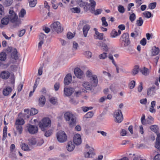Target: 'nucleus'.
<instances>
[{"label":"nucleus","instance_id":"obj_46","mask_svg":"<svg viewBox=\"0 0 160 160\" xmlns=\"http://www.w3.org/2000/svg\"><path fill=\"white\" fill-rule=\"evenodd\" d=\"M107 56V53L103 52L99 56V58L101 59H103L106 58Z\"/></svg>","mask_w":160,"mask_h":160},{"label":"nucleus","instance_id":"obj_30","mask_svg":"<svg viewBox=\"0 0 160 160\" xmlns=\"http://www.w3.org/2000/svg\"><path fill=\"white\" fill-rule=\"evenodd\" d=\"M98 45L99 46L101 47L103 49L105 50V51H107L108 50V47L107 45L105 43H104L101 42H100L98 43Z\"/></svg>","mask_w":160,"mask_h":160},{"label":"nucleus","instance_id":"obj_32","mask_svg":"<svg viewBox=\"0 0 160 160\" xmlns=\"http://www.w3.org/2000/svg\"><path fill=\"white\" fill-rule=\"evenodd\" d=\"M71 12L73 13H79L80 12V9L78 7L72 8L70 9Z\"/></svg>","mask_w":160,"mask_h":160},{"label":"nucleus","instance_id":"obj_64","mask_svg":"<svg viewBox=\"0 0 160 160\" xmlns=\"http://www.w3.org/2000/svg\"><path fill=\"white\" fill-rule=\"evenodd\" d=\"M155 147L160 151V142H156Z\"/></svg>","mask_w":160,"mask_h":160},{"label":"nucleus","instance_id":"obj_49","mask_svg":"<svg viewBox=\"0 0 160 160\" xmlns=\"http://www.w3.org/2000/svg\"><path fill=\"white\" fill-rule=\"evenodd\" d=\"M145 17L148 18H150L151 17L152 14L151 13L148 11H146L143 13Z\"/></svg>","mask_w":160,"mask_h":160},{"label":"nucleus","instance_id":"obj_10","mask_svg":"<svg viewBox=\"0 0 160 160\" xmlns=\"http://www.w3.org/2000/svg\"><path fill=\"white\" fill-rule=\"evenodd\" d=\"M73 141L75 144L80 145L82 142L80 134L78 133L75 134L73 138Z\"/></svg>","mask_w":160,"mask_h":160},{"label":"nucleus","instance_id":"obj_61","mask_svg":"<svg viewBox=\"0 0 160 160\" xmlns=\"http://www.w3.org/2000/svg\"><path fill=\"white\" fill-rule=\"evenodd\" d=\"M60 87V83L59 82H57L55 83L54 85V88L55 91H57L58 90Z\"/></svg>","mask_w":160,"mask_h":160},{"label":"nucleus","instance_id":"obj_62","mask_svg":"<svg viewBox=\"0 0 160 160\" xmlns=\"http://www.w3.org/2000/svg\"><path fill=\"white\" fill-rule=\"evenodd\" d=\"M44 7L46 9H47L48 10V11H49L50 6L49 5H48V2L46 1H45L44 2Z\"/></svg>","mask_w":160,"mask_h":160},{"label":"nucleus","instance_id":"obj_6","mask_svg":"<svg viewBox=\"0 0 160 160\" xmlns=\"http://www.w3.org/2000/svg\"><path fill=\"white\" fill-rule=\"evenodd\" d=\"M113 116L115 118V121L117 123H120L123 120V115L120 110H116L114 112Z\"/></svg>","mask_w":160,"mask_h":160},{"label":"nucleus","instance_id":"obj_11","mask_svg":"<svg viewBox=\"0 0 160 160\" xmlns=\"http://www.w3.org/2000/svg\"><path fill=\"white\" fill-rule=\"evenodd\" d=\"M76 2L81 7H83L85 11H87L88 9V5L87 2H83L82 0H76Z\"/></svg>","mask_w":160,"mask_h":160},{"label":"nucleus","instance_id":"obj_56","mask_svg":"<svg viewBox=\"0 0 160 160\" xmlns=\"http://www.w3.org/2000/svg\"><path fill=\"white\" fill-rule=\"evenodd\" d=\"M102 11V10L101 9H98L95 11L94 9V11H93L92 13H94L95 15H98L100 14L101 13Z\"/></svg>","mask_w":160,"mask_h":160},{"label":"nucleus","instance_id":"obj_42","mask_svg":"<svg viewBox=\"0 0 160 160\" xmlns=\"http://www.w3.org/2000/svg\"><path fill=\"white\" fill-rule=\"evenodd\" d=\"M151 130L156 133H158V128L157 126L152 125L150 127Z\"/></svg>","mask_w":160,"mask_h":160},{"label":"nucleus","instance_id":"obj_58","mask_svg":"<svg viewBox=\"0 0 160 160\" xmlns=\"http://www.w3.org/2000/svg\"><path fill=\"white\" fill-rule=\"evenodd\" d=\"M26 31L24 29L20 31L18 33V36L20 37L22 36L25 32Z\"/></svg>","mask_w":160,"mask_h":160},{"label":"nucleus","instance_id":"obj_51","mask_svg":"<svg viewBox=\"0 0 160 160\" xmlns=\"http://www.w3.org/2000/svg\"><path fill=\"white\" fill-rule=\"evenodd\" d=\"M29 141V145H34L37 142L35 139L33 138H31Z\"/></svg>","mask_w":160,"mask_h":160},{"label":"nucleus","instance_id":"obj_23","mask_svg":"<svg viewBox=\"0 0 160 160\" xmlns=\"http://www.w3.org/2000/svg\"><path fill=\"white\" fill-rule=\"evenodd\" d=\"M140 71L144 76H147L149 74V71L148 68L143 67L140 69Z\"/></svg>","mask_w":160,"mask_h":160},{"label":"nucleus","instance_id":"obj_26","mask_svg":"<svg viewBox=\"0 0 160 160\" xmlns=\"http://www.w3.org/2000/svg\"><path fill=\"white\" fill-rule=\"evenodd\" d=\"M155 87H152L148 89L147 91V94L150 96L153 95L155 93Z\"/></svg>","mask_w":160,"mask_h":160},{"label":"nucleus","instance_id":"obj_1","mask_svg":"<svg viewBox=\"0 0 160 160\" xmlns=\"http://www.w3.org/2000/svg\"><path fill=\"white\" fill-rule=\"evenodd\" d=\"M64 117L70 127H72L75 125L76 118L72 112H66Z\"/></svg>","mask_w":160,"mask_h":160},{"label":"nucleus","instance_id":"obj_21","mask_svg":"<svg viewBox=\"0 0 160 160\" xmlns=\"http://www.w3.org/2000/svg\"><path fill=\"white\" fill-rule=\"evenodd\" d=\"M12 89L11 87H8L5 88L3 91V94L4 96H8L12 91Z\"/></svg>","mask_w":160,"mask_h":160},{"label":"nucleus","instance_id":"obj_31","mask_svg":"<svg viewBox=\"0 0 160 160\" xmlns=\"http://www.w3.org/2000/svg\"><path fill=\"white\" fill-rule=\"evenodd\" d=\"M26 10L22 8L18 14V16L19 18H23L26 15Z\"/></svg>","mask_w":160,"mask_h":160},{"label":"nucleus","instance_id":"obj_63","mask_svg":"<svg viewBox=\"0 0 160 160\" xmlns=\"http://www.w3.org/2000/svg\"><path fill=\"white\" fill-rule=\"evenodd\" d=\"M10 68L12 71H14L17 70V67L15 65H11L10 66Z\"/></svg>","mask_w":160,"mask_h":160},{"label":"nucleus","instance_id":"obj_60","mask_svg":"<svg viewBox=\"0 0 160 160\" xmlns=\"http://www.w3.org/2000/svg\"><path fill=\"white\" fill-rule=\"evenodd\" d=\"M1 67L3 68H7L10 65L9 63H7L6 64H3L1 62H0V66H1Z\"/></svg>","mask_w":160,"mask_h":160},{"label":"nucleus","instance_id":"obj_34","mask_svg":"<svg viewBox=\"0 0 160 160\" xmlns=\"http://www.w3.org/2000/svg\"><path fill=\"white\" fill-rule=\"evenodd\" d=\"M159 49L156 47H154L152 49V54L153 56L157 55L159 53Z\"/></svg>","mask_w":160,"mask_h":160},{"label":"nucleus","instance_id":"obj_48","mask_svg":"<svg viewBox=\"0 0 160 160\" xmlns=\"http://www.w3.org/2000/svg\"><path fill=\"white\" fill-rule=\"evenodd\" d=\"M102 22V25L104 27H107L108 26V23L106 21V19L105 17H102L101 19Z\"/></svg>","mask_w":160,"mask_h":160},{"label":"nucleus","instance_id":"obj_28","mask_svg":"<svg viewBox=\"0 0 160 160\" xmlns=\"http://www.w3.org/2000/svg\"><path fill=\"white\" fill-rule=\"evenodd\" d=\"M90 2V5L91 6V8H88V9H90L91 10L92 12V11H94V8L96 5V2L93 0H89Z\"/></svg>","mask_w":160,"mask_h":160},{"label":"nucleus","instance_id":"obj_17","mask_svg":"<svg viewBox=\"0 0 160 160\" xmlns=\"http://www.w3.org/2000/svg\"><path fill=\"white\" fill-rule=\"evenodd\" d=\"M94 29L95 32V36L96 37V38L100 40H102L103 38V34L102 33H100L98 32L97 31V29L95 28Z\"/></svg>","mask_w":160,"mask_h":160},{"label":"nucleus","instance_id":"obj_29","mask_svg":"<svg viewBox=\"0 0 160 160\" xmlns=\"http://www.w3.org/2000/svg\"><path fill=\"white\" fill-rule=\"evenodd\" d=\"M139 70V67L138 65H136L134 66L132 70V73L133 75H135L137 74Z\"/></svg>","mask_w":160,"mask_h":160},{"label":"nucleus","instance_id":"obj_47","mask_svg":"<svg viewBox=\"0 0 160 160\" xmlns=\"http://www.w3.org/2000/svg\"><path fill=\"white\" fill-rule=\"evenodd\" d=\"M38 112V110L34 108H32L31 109V115H35L37 114Z\"/></svg>","mask_w":160,"mask_h":160},{"label":"nucleus","instance_id":"obj_12","mask_svg":"<svg viewBox=\"0 0 160 160\" xmlns=\"http://www.w3.org/2000/svg\"><path fill=\"white\" fill-rule=\"evenodd\" d=\"M82 86L86 89L90 90L94 87L93 85L89 82L87 81L83 82L82 83Z\"/></svg>","mask_w":160,"mask_h":160},{"label":"nucleus","instance_id":"obj_24","mask_svg":"<svg viewBox=\"0 0 160 160\" xmlns=\"http://www.w3.org/2000/svg\"><path fill=\"white\" fill-rule=\"evenodd\" d=\"M10 20L8 16H5L1 20V23L2 24L4 25H7Z\"/></svg>","mask_w":160,"mask_h":160},{"label":"nucleus","instance_id":"obj_45","mask_svg":"<svg viewBox=\"0 0 160 160\" xmlns=\"http://www.w3.org/2000/svg\"><path fill=\"white\" fill-rule=\"evenodd\" d=\"M37 3V0H33L29 2V5L31 7H34Z\"/></svg>","mask_w":160,"mask_h":160},{"label":"nucleus","instance_id":"obj_59","mask_svg":"<svg viewBox=\"0 0 160 160\" xmlns=\"http://www.w3.org/2000/svg\"><path fill=\"white\" fill-rule=\"evenodd\" d=\"M46 38V37L45 35L42 33H41L39 35V39L40 40H43L44 41L45 39Z\"/></svg>","mask_w":160,"mask_h":160},{"label":"nucleus","instance_id":"obj_14","mask_svg":"<svg viewBox=\"0 0 160 160\" xmlns=\"http://www.w3.org/2000/svg\"><path fill=\"white\" fill-rule=\"evenodd\" d=\"M74 72L76 76L79 78H81L83 75V72L78 68H75Z\"/></svg>","mask_w":160,"mask_h":160},{"label":"nucleus","instance_id":"obj_52","mask_svg":"<svg viewBox=\"0 0 160 160\" xmlns=\"http://www.w3.org/2000/svg\"><path fill=\"white\" fill-rule=\"evenodd\" d=\"M84 54L86 57L88 58H91L92 56V53L89 51H87L85 52Z\"/></svg>","mask_w":160,"mask_h":160},{"label":"nucleus","instance_id":"obj_55","mask_svg":"<svg viewBox=\"0 0 160 160\" xmlns=\"http://www.w3.org/2000/svg\"><path fill=\"white\" fill-rule=\"evenodd\" d=\"M135 85V82L134 81H132L129 84V87L130 89L133 88Z\"/></svg>","mask_w":160,"mask_h":160},{"label":"nucleus","instance_id":"obj_41","mask_svg":"<svg viewBox=\"0 0 160 160\" xmlns=\"http://www.w3.org/2000/svg\"><path fill=\"white\" fill-rule=\"evenodd\" d=\"M118 10L119 12L123 13L125 11V9L124 7L122 5H119L118 8Z\"/></svg>","mask_w":160,"mask_h":160},{"label":"nucleus","instance_id":"obj_18","mask_svg":"<svg viewBox=\"0 0 160 160\" xmlns=\"http://www.w3.org/2000/svg\"><path fill=\"white\" fill-rule=\"evenodd\" d=\"M121 32L120 30H118L117 32L114 29L112 31L110 34V36L111 38H115L120 35Z\"/></svg>","mask_w":160,"mask_h":160},{"label":"nucleus","instance_id":"obj_39","mask_svg":"<svg viewBox=\"0 0 160 160\" xmlns=\"http://www.w3.org/2000/svg\"><path fill=\"white\" fill-rule=\"evenodd\" d=\"M121 38L122 41L126 40L127 39H129V34L127 33H125L122 34V36Z\"/></svg>","mask_w":160,"mask_h":160},{"label":"nucleus","instance_id":"obj_19","mask_svg":"<svg viewBox=\"0 0 160 160\" xmlns=\"http://www.w3.org/2000/svg\"><path fill=\"white\" fill-rule=\"evenodd\" d=\"M93 150L92 148H90L88 151L84 153L85 157L87 158L92 157L94 155V153L93 152Z\"/></svg>","mask_w":160,"mask_h":160},{"label":"nucleus","instance_id":"obj_22","mask_svg":"<svg viewBox=\"0 0 160 160\" xmlns=\"http://www.w3.org/2000/svg\"><path fill=\"white\" fill-rule=\"evenodd\" d=\"M90 28V26L87 24L84 26L83 28V35L85 37L87 36L88 31Z\"/></svg>","mask_w":160,"mask_h":160},{"label":"nucleus","instance_id":"obj_9","mask_svg":"<svg viewBox=\"0 0 160 160\" xmlns=\"http://www.w3.org/2000/svg\"><path fill=\"white\" fill-rule=\"evenodd\" d=\"M27 129L29 133L31 134H34L37 133L38 130L37 126L29 125L27 127Z\"/></svg>","mask_w":160,"mask_h":160},{"label":"nucleus","instance_id":"obj_54","mask_svg":"<svg viewBox=\"0 0 160 160\" xmlns=\"http://www.w3.org/2000/svg\"><path fill=\"white\" fill-rule=\"evenodd\" d=\"M74 36V34L71 32H68L67 34V37L69 39H72Z\"/></svg>","mask_w":160,"mask_h":160},{"label":"nucleus","instance_id":"obj_50","mask_svg":"<svg viewBox=\"0 0 160 160\" xmlns=\"http://www.w3.org/2000/svg\"><path fill=\"white\" fill-rule=\"evenodd\" d=\"M53 131L51 130H49L46 131L45 134V136L46 137H48L50 136L52 133Z\"/></svg>","mask_w":160,"mask_h":160},{"label":"nucleus","instance_id":"obj_40","mask_svg":"<svg viewBox=\"0 0 160 160\" xmlns=\"http://www.w3.org/2000/svg\"><path fill=\"white\" fill-rule=\"evenodd\" d=\"M129 14H130L129 16V20L131 21V22H133L136 19V15L134 13H132V14H130L129 13Z\"/></svg>","mask_w":160,"mask_h":160},{"label":"nucleus","instance_id":"obj_15","mask_svg":"<svg viewBox=\"0 0 160 160\" xmlns=\"http://www.w3.org/2000/svg\"><path fill=\"white\" fill-rule=\"evenodd\" d=\"M73 92V88H64V94L66 96H69L71 95Z\"/></svg>","mask_w":160,"mask_h":160},{"label":"nucleus","instance_id":"obj_44","mask_svg":"<svg viewBox=\"0 0 160 160\" xmlns=\"http://www.w3.org/2000/svg\"><path fill=\"white\" fill-rule=\"evenodd\" d=\"M156 2H154L150 3L148 5V8L151 9H153L155 8L156 6Z\"/></svg>","mask_w":160,"mask_h":160},{"label":"nucleus","instance_id":"obj_16","mask_svg":"<svg viewBox=\"0 0 160 160\" xmlns=\"http://www.w3.org/2000/svg\"><path fill=\"white\" fill-rule=\"evenodd\" d=\"M75 144L74 142L71 141L68 142L67 147V150L70 152L73 151L75 148Z\"/></svg>","mask_w":160,"mask_h":160},{"label":"nucleus","instance_id":"obj_33","mask_svg":"<svg viewBox=\"0 0 160 160\" xmlns=\"http://www.w3.org/2000/svg\"><path fill=\"white\" fill-rule=\"evenodd\" d=\"M6 54L3 52H2L0 53V60L2 61H5L6 59Z\"/></svg>","mask_w":160,"mask_h":160},{"label":"nucleus","instance_id":"obj_20","mask_svg":"<svg viewBox=\"0 0 160 160\" xmlns=\"http://www.w3.org/2000/svg\"><path fill=\"white\" fill-rule=\"evenodd\" d=\"M71 81L72 77L71 75L68 74L64 78V83L65 85H68L71 82Z\"/></svg>","mask_w":160,"mask_h":160},{"label":"nucleus","instance_id":"obj_43","mask_svg":"<svg viewBox=\"0 0 160 160\" xmlns=\"http://www.w3.org/2000/svg\"><path fill=\"white\" fill-rule=\"evenodd\" d=\"M154 119L151 116H148L147 119V123L148 124H151L152 123Z\"/></svg>","mask_w":160,"mask_h":160},{"label":"nucleus","instance_id":"obj_5","mask_svg":"<svg viewBox=\"0 0 160 160\" xmlns=\"http://www.w3.org/2000/svg\"><path fill=\"white\" fill-rule=\"evenodd\" d=\"M51 29L53 31H55L58 33L60 32L63 30V27L60 22L57 21L52 23L51 25Z\"/></svg>","mask_w":160,"mask_h":160},{"label":"nucleus","instance_id":"obj_3","mask_svg":"<svg viewBox=\"0 0 160 160\" xmlns=\"http://www.w3.org/2000/svg\"><path fill=\"white\" fill-rule=\"evenodd\" d=\"M85 74L87 77L88 79L89 82L94 86V87H96L98 83L97 75L94 74L92 71L90 70H88Z\"/></svg>","mask_w":160,"mask_h":160},{"label":"nucleus","instance_id":"obj_4","mask_svg":"<svg viewBox=\"0 0 160 160\" xmlns=\"http://www.w3.org/2000/svg\"><path fill=\"white\" fill-rule=\"evenodd\" d=\"M9 15L8 17L11 22L18 24L21 23L18 20V16L12 9L9 10Z\"/></svg>","mask_w":160,"mask_h":160},{"label":"nucleus","instance_id":"obj_2","mask_svg":"<svg viewBox=\"0 0 160 160\" xmlns=\"http://www.w3.org/2000/svg\"><path fill=\"white\" fill-rule=\"evenodd\" d=\"M51 126V121L48 117H45L42 119L38 123V126L42 131H44Z\"/></svg>","mask_w":160,"mask_h":160},{"label":"nucleus","instance_id":"obj_7","mask_svg":"<svg viewBox=\"0 0 160 160\" xmlns=\"http://www.w3.org/2000/svg\"><path fill=\"white\" fill-rule=\"evenodd\" d=\"M24 120L22 119H18L16 121L15 126L19 134H21L22 132V126L24 124Z\"/></svg>","mask_w":160,"mask_h":160},{"label":"nucleus","instance_id":"obj_38","mask_svg":"<svg viewBox=\"0 0 160 160\" xmlns=\"http://www.w3.org/2000/svg\"><path fill=\"white\" fill-rule=\"evenodd\" d=\"M143 22V21L141 17H140L139 18L138 20L136 21V25L138 26H141Z\"/></svg>","mask_w":160,"mask_h":160},{"label":"nucleus","instance_id":"obj_25","mask_svg":"<svg viewBox=\"0 0 160 160\" xmlns=\"http://www.w3.org/2000/svg\"><path fill=\"white\" fill-rule=\"evenodd\" d=\"M21 147L22 149L24 151H30L31 150V149L28 145L25 143H22L21 144Z\"/></svg>","mask_w":160,"mask_h":160},{"label":"nucleus","instance_id":"obj_13","mask_svg":"<svg viewBox=\"0 0 160 160\" xmlns=\"http://www.w3.org/2000/svg\"><path fill=\"white\" fill-rule=\"evenodd\" d=\"M10 76V72L7 71H3L0 74V77L3 79H7Z\"/></svg>","mask_w":160,"mask_h":160},{"label":"nucleus","instance_id":"obj_37","mask_svg":"<svg viewBox=\"0 0 160 160\" xmlns=\"http://www.w3.org/2000/svg\"><path fill=\"white\" fill-rule=\"evenodd\" d=\"M79 46L78 44L76 42L74 41L72 42V50L76 51L78 49Z\"/></svg>","mask_w":160,"mask_h":160},{"label":"nucleus","instance_id":"obj_27","mask_svg":"<svg viewBox=\"0 0 160 160\" xmlns=\"http://www.w3.org/2000/svg\"><path fill=\"white\" fill-rule=\"evenodd\" d=\"M45 98L43 96H41L39 99V105L41 106H43L45 104Z\"/></svg>","mask_w":160,"mask_h":160},{"label":"nucleus","instance_id":"obj_53","mask_svg":"<svg viewBox=\"0 0 160 160\" xmlns=\"http://www.w3.org/2000/svg\"><path fill=\"white\" fill-rule=\"evenodd\" d=\"M50 102L53 104H55L57 102V100L54 97H52L49 99Z\"/></svg>","mask_w":160,"mask_h":160},{"label":"nucleus","instance_id":"obj_35","mask_svg":"<svg viewBox=\"0 0 160 160\" xmlns=\"http://www.w3.org/2000/svg\"><path fill=\"white\" fill-rule=\"evenodd\" d=\"M17 51L16 49H14L13 52L11 54V56L12 58L15 59H17L18 58V56L17 55Z\"/></svg>","mask_w":160,"mask_h":160},{"label":"nucleus","instance_id":"obj_57","mask_svg":"<svg viewBox=\"0 0 160 160\" xmlns=\"http://www.w3.org/2000/svg\"><path fill=\"white\" fill-rule=\"evenodd\" d=\"M93 113L92 112H88L85 115L86 118H91L92 117Z\"/></svg>","mask_w":160,"mask_h":160},{"label":"nucleus","instance_id":"obj_8","mask_svg":"<svg viewBox=\"0 0 160 160\" xmlns=\"http://www.w3.org/2000/svg\"><path fill=\"white\" fill-rule=\"evenodd\" d=\"M57 138L58 141L60 142H64L67 140V136L66 133L62 131H60L57 132Z\"/></svg>","mask_w":160,"mask_h":160},{"label":"nucleus","instance_id":"obj_36","mask_svg":"<svg viewBox=\"0 0 160 160\" xmlns=\"http://www.w3.org/2000/svg\"><path fill=\"white\" fill-rule=\"evenodd\" d=\"M13 0H6L4 2V5L6 7L10 6L13 2Z\"/></svg>","mask_w":160,"mask_h":160}]
</instances>
